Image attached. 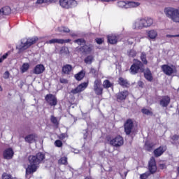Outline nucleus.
Instances as JSON below:
<instances>
[{
    "mask_svg": "<svg viewBox=\"0 0 179 179\" xmlns=\"http://www.w3.org/2000/svg\"><path fill=\"white\" fill-rule=\"evenodd\" d=\"M44 3H48L50 5V3H55L57 2V0H43Z\"/></svg>",
    "mask_w": 179,
    "mask_h": 179,
    "instance_id": "obj_49",
    "label": "nucleus"
},
{
    "mask_svg": "<svg viewBox=\"0 0 179 179\" xmlns=\"http://www.w3.org/2000/svg\"><path fill=\"white\" fill-rule=\"evenodd\" d=\"M50 121L52 124H54L56 127H58L59 125V121H58V119L55 117L54 115H52L50 117Z\"/></svg>",
    "mask_w": 179,
    "mask_h": 179,
    "instance_id": "obj_35",
    "label": "nucleus"
},
{
    "mask_svg": "<svg viewBox=\"0 0 179 179\" xmlns=\"http://www.w3.org/2000/svg\"><path fill=\"white\" fill-rule=\"evenodd\" d=\"M149 176H150V173H149V172H146L145 173H143L140 176V178L141 179H146L148 178V177H149Z\"/></svg>",
    "mask_w": 179,
    "mask_h": 179,
    "instance_id": "obj_45",
    "label": "nucleus"
},
{
    "mask_svg": "<svg viewBox=\"0 0 179 179\" xmlns=\"http://www.w3.org/2000/svg\"><path fill=\"white\" fill-rule=\"evenodd\" d=\"M139 71L144 72L143 64H142V62L134 59V64L130 67V73L131 75H136Z\"/></svg>",
    "mask_w": 179,
    "mask_h": 179,
    "instance_id": "obj_4",
    "label": "nucleus"
},
{
    "mask_svg": "<svg viewBox=\"0 0 179 179\" xmlns=\"http://www.w3.org/2000/svg\"><path fill=\"white\" fill-rule=\"evenodd\" d=\"M73 153L78 154V153H79V150L73 149Z\"/></svg>",
    "mask_w": 179,
    "mask_h": 179,
    "instance_id": "obj_59",
    "label": "nucleus"
},
{
    "mask_svg": "<svg viewBox=\"0 0 179 179\" xmlns=\"http://www.w3.org/2000/svg\"><path fill=\"white\" fill-rule=\"evenodd\" d=\"M59 164H68V158L66 157H63L59 160Z\"/></svg>",
    "mask_w": 179,
    "mask_h": 179,
    "instance_id": "obj_37",
    "label": "nucleus"
},
{
    "mask_svg": "<svg viewBox=\"0 0 179 179\" xmlns=\"http://www.w3.org/2000/svg\"><path fill=\"white\" fill-rule=\"evenodd\" d=\"M8 55H9V53L7 52L5 55H3L1 57H0V64L1 62H3V60L8 58Z\"/></svg>",
    "mask_w": 179,
    "mask_h": 179,
    "instance_id": "obj_47",
    "label": "nucleus"
},
{
    "mask_svg": "<svg viewBox=\"0 0 179 179\" xmlns=\"http://www.w3.org/2000/svg\"><path fill=\"white\" fill-rule=\"evenodd\" d=\"M93 50H94V46H93V45L92 44L84 45L79 48L80 52H82V54H86V55L91 54Z\"/></svg>",
    "mask_w": 179,
    "mask_h": 179,
    "instance_id": "obj_10",
    "label": "nucleus"
},
{
    "mask_svg": "<svg viewBox=\"0 0 179 179\" xmlns=\"http://www.w3.org/2000/svg\"><path fill=\"white\" fill-rule=\"evenodd\" d=\"M153 146H155L153 143H145V149L148 152H150L153 149Z\"/></svg>",
    "mask_w": 179,
    "mask_h": 179,
    "instance_id": "obj_41",
    "label": "nucleus"
},
{
    "mask_svg": "<svg viewBox=\"0 0 179 179\" xmlns=\"http://www.w3.org/2000/svg\"><path fill=\"white\" fill-rule=\"evenodd\" d=\"M166 37L168 38H171V37H179V34H176V35H166Z\"/></svg>",
    "mask_w": 179,
    "mask_h": 179,
    "instance_id": "obj_56",
    "label": "nucleus"
},
{
    "mask_svg": "<svg viewBox=\"0 0 179 179\" xmlns=\"http://www.w3.org/2000/svg\"><path fill=\"white\" fill-rule=\"evenodd\" d=\"M94 59V57H93V55H88L84 59V62H85V64H92V62H93Z\"/></svg>",
    "mask_w": 179,
    "mask_h": 179,
    "instance_id": "obj_32",
    "label": "nucleus"
},
{
    "mask_svg": "<svg viewBox=\"0 0 179 179\" xmlns=\"http://www.w3.org/2000/svg\"><path fill=\"white\" fill-rule=\"evenodd\" d=\"M141 3L139 2L129 1L127 5V9L129 8H138Z\"/></svg>",
    "mask_w": 179,
    "mask_h": 179,
    "instance_id": "obj_25",
    "label": "nucleus"
},
{
    "mask_svg": "<svg viewBox=\"0 0 179 179\" xmlns=\"http://www.w3.org/2000/svg\"><path fill=\"white\" fill-rule=\"evenodd\" d=\"M45 155L44 153L38 152L36 155H30L29 157V162L27 168L26 169V174H33L37 171L41 163H44Z\"/></svg>",
    "mask_w": 179,
    "mask_h": 179,
    "instance_id": "obj_1",
    "label": "nucleus"
},
{
    "mask_svg": "<svg viewBox=\"0 0 179 179\" xmlns=\"http://www.w3.org/2000/svg\"><path fill=\"white\" fill-rule=\"evenodd\" d=\"M148 170L150 174H155L157 171V166H156V159L152 157L149 162Z\"/></svg>",
    "mask_w": 179,
    "mask_h": 179,
    "instance_id": "obj_12",
    "label": "nucleus"
},
{
    "mask_svg": "<svg viewBox=\"0 0 179 179\" xmlns=\"http://www.w3.org/2000/svg\"><path fill=\"white\" fill-rule=\"evenodd\" d=\"M3 157L6 160H10L13 157V150L12 148L5 150L3 152Z\"/></svg>",
    "mask_w": 179,
    "mask_h": 179,
    "instance_id": "obj_15",
    "label": "nucleus"
},
{
    "mask_svg": "<svg viewBox=\"0 0 179 179\" xmlns=\"http://www.w3.org/2000/svg\"><path fill=\"white\" fill-rule=\"evenodd\" d=\"M144 21V27H150L153 24V20L152 18H145Z\"/></svg>",
    "mask_w": 179,
    "mask_h": 179,
    "instance_id": "obj_28",
    "label": "nucleus"
},
{
    "mask_svg": "<svg viewBox=\"0 0 179 179\" xmlns=\"http://www.w3.org/2000/svg\"><path fill=\"white\" fill-rule=\"evenodd\" d=\"M127 3L125 1L117 2V6H119V8H124V9H127Z\"/></svg>",
    "mask_w": 179,
    "mask_h": 179,
    "instance_id": "obj_40",
    "label": "nucleus"
},
{
    "mask_svg": "<svg viewBox=\"0 0 179 179\" xmlns=\"http://www.w3.org/2000/svg\"><path fill=\"white\" fill-rule=\"evenodd\" d=\"M36 139H37V135L34 134L27 135L24 138V141L27 143H34V142H36Z\"/></svg>",
    "mask_w": 179,
    "mask_h": 179,
    "instance_id": "obj_18",
    "label": "nucleus"
},
{
    "mask_svg": "<svg viewBox=\"0 0 179 179\" xmlns=\"http://www.w3.org/2000/svg\"><path fill=\"white\" fill-rule=\"evenodd\" d=\"M162 69L164 73H165V75H167L168 76H171V75L174 73V69L167 64L162 65Z\"/></svg>",
    "mask_w": 179,
    "mask_h": 179,
    "instance_id": "obj_13",
    "label": "nucleus"
},
{
    "mask_svg": "<svg viewBox=\"0 0 179 179\" xmlns=\"http://www.w3.org/2000/svg\"><path fill=\"white\" fill-rule=\"evenodd\" d=\"M108 41L110 43V44H117L118 41L117 36L115 35H108Z\"/></svg>",
    "mask_w": 179,
    "mask_h": 179,
    "instance_id": "obj_21",
    "label": "nucleus"
},
{
    "mask_svg": "<svg viewBox=\"0 0 179 179\" xmlns=\"http://www.w3.org/2000/svg\"><path fill=\"white\" fill-rule=\"evenodd\" d=\"M94 92L97 96H101L103 94V87H101V80L96 79L94 82Z\"/></svg>",
    "mask_w": 179,
    "mask_h": 179,
    "instance_id": "obj_9",
    "label": "nucleus"
},
{
    "mask_svg": "<svg viewBox=\"0 0 179 179\" xmlns=\"http://www.w3.org/2000/svg\"><path fill=\"white\" fill-rule=\"evenodd\" d=\"M59 82H60V83H68V80H66L65 78H60Z\"/></svg>",
    "mask_w": 179,
    "mask_h": 179,
    "instance_id": "obj_52",
    "label": "nucleus"
},
{
    "mask_svg": "<svg viewBox=\"0 0 179 179\" xmlns=\"http://www.w3.org/2000/svg\"><path fill=\"white\" fill-rule=\"evenodd\" d=\"M148 36L151 40H155L157 37V31L152 29L148 31Z\"/></svg>",
    "mask_w": 179,
    "mask_h": 179,
    "instance_id": "obj_22",
    "label": "nucleus"
},
{
    "mask_svg": "<svg viewBox=\"0 0 179 179\" xmlns=\"http://www.w3.org/2000/svg\"><path fill=\"white\" fill-rule=\"evenodd\" d=\"M45 100L49 106H51V107H55L57 104H58V101L57 99V96L52 94H48L45 96Z\"/></svg>",
    "mask_w": 179,
    "mask_h": 179,
    "instance_id": "obj_5",
    "label": "nucleus"
},
{
    "mask_svg": "<svg viewBox=\"0 0 179 179\" xmlns=\"http://www.w3.org/2000/svg\"><path fill=\"white\" fill-rule=\"evenodd\" d=\"M177 171H178V176H179V166H178V169H177Z\"/></svg>",
    "mask_w": 179,
    "mask_h": 179,
    "instance_id": "obj_61",
    "label": "nucleus"
},
{
    "mask_svg": "<svg viewBox=\"0 0 179 179\" xmlns=\"http://www.w3.org/2000/svg\"><path fill=\"white\" fill-rule=\"evenodd\" d=\"M86 138H87V134H84V139H86Z\"/></svg>",
    "mask_w": 179,
    "mask_h": 179,
    "instance_id": "obj_60",
    "label": "nucleus"
},
{
    "mask_svg": "<svg viewBox=\"0 0 179 179\" xmlns=\"http://www.w3.org/2000/svg\"><path fill=\"white\" fill-rule=\"evenodd\" d=\"M141 111L143 114H145V115H152V114H153L152 111L147 108H143Z\"/></svg>",
    "mask_w": 179,
    "mask_h": 179,
    "instance_id": "obj_42",
    "label": "nucleus"
},
{
    "mask_svg": "<svg viewBox=\"0 0 179 179\" xmlns=\"http://www.w3.org/2000/svg\"><path fill=\"white\" fill-rule=\"evenodd\" d=\"M99 1H101V2H111L114 0H99Z\"/></svg>",
    "mask_w": 179,
    "mask_h": 179,
    "instance_id": "obj_58",
    "label": "nucleus"
},
{
    "mask_svg": "<svg viewBox=\"0 0 179 179\" xmlns=\"http://www.w3.org/2000/svg\"><path fill=\"white\" fill-rule=\"evenodd\" d=\"M59 31H60L61 33H69V31H71V30H69V28L68 27H59Z\"/></svg>",
    "mask_w": 179,
    "mask_h": 179,
    "instance_id": "obj_39",
    "label": "nucleus"
},
{
    "mask_svg": "<svg viewBox=\"0 0 179 179\" xmlns=\"http://www.w3.org/2000/svg\"><path fill=\"white\" fill-rule=\"evenodd\" d=\"M128 96V91H123L117 93V101H122V100H125L127 96Z\"/></svg>",
    "mask_w": 179,
    "mask_h": 179,
    "instance_id": "obj_19",
    "label": "nucleus"
},
{
    "mask_svg": "<svg viewBox=\"0 0 179 179\" xmlns=\"http://www.w3.org/2000/svg\"><path fill=\"white\" fill-rule=\"evenodd\" d=\"M55 146H57V148H61V146H62V141H61V140H57L55 142Z\"/></svg>",
    "mask_w": 179,
    "mask_h": 179,
    "instance_id": "obj_48",
    "label": "nucleus"
},
{
    "mask_svg": "<svg viewBox=\"0 0 179 179\" xmlns=\"http://www.w3.org/2000/svg\"><path fill=\"white\" fill-rule=\"evenodd\" d=\"M0 15H1V11H0Z\"/></svg>",
    "mask_w": 179,
    "mask_h": 179,
    "instance_id": "obj_64",
    "label": "nucleus"
},
{
    "mask_svg": "<svg viewBox=\"0 0 179 179\" xmlns=\"http://www.w3.org/2000/svg\"><path fill=\"white\" fill-rule=\"evenodd\" d=\"M85 179H89L88 178H86Z\"/></svg>",
    "mask_w": 179,
    "mask_h": 179,
    "instance_id": "obj_63",
    "label": "nucleus"
},
{
    "mask_svg": "<svg viewBox=\"0 0 179 179\" xmlns=\"http://www.w3.org/2000/svg\"><path fill=\"white\" fill-rule=\"evenodd\" d=\"M2 179H13V178H12V175L4 173L2 175Z\"/></svg>",
    "mask_w": 179,
    "mask_h": 179,
    "instance_id": "obj_44",
    "label": "nucleus"
},
{
    "mask_svg": "<svg viewBox=\"0 0 179 179\" xmlns=\"http://www.w3.org/2000/svg\"><path fill=\"white\" fill-rule=\"evenodd\" d=\"M89 86V81L86 83H83L80 84L76 88L71 90V93L73 94H78V93H80V92H83L86 87Z\"/></svg>",
    "mask_w": 179,
    "mask_h": 179,
    "instance_id": "obj_11",
    "label": "nucleus"
},
{
    "mask_svg": "<svg viewBox=\"0 0 179 179\" xmlns=\"http://www.w3.org/2000/svg\"><path fill=\"white\" fill-rule=\"evenodd\" d=\"M0 92H2V87L0 85Z\"/></svg>",
    "mask_w": 179,
    "mask_h": 179,
    "instance_id": "obj_62",
    "label": "nucleus"
},
{
    "mask_svg": "<svg viewBox=\"0 0 179 179\" xmlns=\"http://www.w3.org/2000/svg\"><path fill=\"white\" fill-rule=\"evenodd\" d=\"M29 64L24 63L22 66V71L23 73L26 72L29 69Z\"/></svg>",
    "mask_w": 179,
    "mask_h": 179,
    "instance_id": "obj_43",
    "label": "nucleus"
},
{
    "mask_svg": "<svg viewBox=\"0 0 179 179\" xmlns=\"http://www.w3.org/2000/svg\"><path fill=\"white\" fill-rule=\"evenodd\" d=\"M9 71H6L4 73H3V78L4 79H9Z\"/></svg>",
    "mask_w": 179,
    "mask_h": 179,
    "instance_id": "obj_51",
    "label": "nucleus"
},
{
    "mask_svg": "<svg viewBox=\"0 0 179 179\" xmlns=\"http://www.w3.org/2000/svg\"><path fill=\"white\" fill-rule=\"evenodd\" d=\"M61 44V39L53 38L46 41V44Z\"/></svg>",
    "mask_w": 179,
    "mask_h": 179,
    "instance_id": "obj_33",
    "label": "nucleus"
},
{
    "mask_svg": "<svg viewBox=\"0 0 179 179\" xmlns=\"http://www.w3.org/2000/svg\"><path fill=\"white\" fill-rule=\"evenodd\" d=\"M59 54H61L62 55H68L69 54V49L68 48V47H62L59 51Z\"/></svg>",
    "mask_w": 179,
    "mask_h": 179,
    "instance_id": "obj_34",
    "label": "nucleus"
},
{
    "mask_svg": "<svg viewBox=\"0 0 179 179\" xmlns=\"http://www.w3.org/2000/svg\"><path fill=\"white\" fill-rule=\"evenodd\" d=\"M85 75H86L85 71H81L75 75V78L76 79V80H82V79L85 78Z\"/></svg>",
    "mask_w": 179,
    "mask_h": 179,
    "instance_id": "obj_26",
    "label": "nucleus"
},
{
    "mask_svg": "<svg viewBox=\"0 0 179 179\" xmlns=\"http://www.w3.org/2000/svg\"><path fill=\"white\" fill-rule=\"evenodd\" d=\"M119 84L120 85V86H122V87H128L129 86L128 80L121 77L119 78Z\"/></svg>",
    "mask_w": 179,
    "mask_h": 179,
    "instance_id": "obj_27",
    "label": "nucleus"
},
{
    "mask_svg": "<svg viewBox=\"0 0 179 179\" xmlns=\"http://www.w3.org/2000/svg\"><path fill=\"white\" fill-rule=\"evenodd\" d=\"M171 100L169 96H162L159 101V104L162 107H167L170 104Z\"/></svg>",
    "mask_w": 179,
    "mask_h": 179,
    "instance_id": "obj_16",
    "label": "nucleus"
},
{
    "mask_svg": "<svg viewBox=\"0 0 179 179\" xmlns=\"http://www.w3.org/2000/svg\"><path fill=\"white\" fill-rule=\"evenodd\" d=\"M136 52L134 50H131L129 52V57H131V58H134V57H136Z\"/></svg>",
    "mask_w": 179,
    "mask_h": 179,
    "instance_id": "obj_46",
    "label": "nucleus"
},
{
    "mask_svg": "<svg viewBox=\"0 0 179 179\" xmlns=\"http://www.w3.org/2000/svg\"><path fill=\"white\" fill-rule=\"evenodd\" d=\"M60 44H65V43H71V39H60Z\"/></svg>",
    "mask_w": 179,
    "mask_h": 179,
    "instance_id": "obj_50",
    "label": "nucleus"
},
{
    "mask_svg": "<svg viewBox=\"0 0 179 179\" xmlns=\"http://www.w3.org/2000/svg\"><path fill=\"white\" fill-rule=\"evenodd\" d=\"M110 145L115 148H120L124 145V138L121 136H117L110 141Z\"/></svg>",
    "mask_w": 179,
    "mask_h": 179,
    "instance_id": "obj_7",
    "label": "nucleus"
},
{
    "mask_svg": "<svg viewBox=\"0 0 179 179\" xmlns=\"http://www.w3.org/2000/svg\"><path fill=\"white\" fill-rule=\"evenodd\" d=\"M0 11H1V15H10V12H11L10 7L9 6L3 7L1 9H0Z\"/></svg>",
    "mask_w": 179,
    "mask_h": 179,
    "instance_id": "obj_24",
    "label": "nucleus"
},
{
    "mask_svg": "<svg viewBox=\"0 0 179 179\" xmlns=\"http://www.w3.org/2000/svg\"><path fill=\"white\" fill-rule=\"evenodd\" d=\"M38 41V38L34 37L30 38H24L20 40L19 44L16 46V50H17L18 54H22L26 51L28 48H30L33 44H36Z\"/></svg>",
    "mask_w": 179,
    "mask_h": 179,
    "instance_id": "obj_2",
    "label": "nucleus"
},
{
    "mask_svg": "<svg viewBox=\"0 0 179 179\" xmlns=\"http://www.w3.org/2000/svg\"><path fill=\"white\" fill-rule=\"evenodd\" d=\"M44 71H45V67H44V65L37 64L34 69V73H35V75H40L41 73H43Z\"/></svg>",
    "mask_w": 179,
    "mask_h": 179,
    "instance_id": "obj_17",
    "label": "nucleus"
},
{
    "mask_svg": "<svg viewBox=\"0 0 179 179\" xmlns=\"http://www.w3.org/2000/svg\"><path fill=\"white\" fill-rule=\"evenodd\" d=\"M59 5L64 9H69L68 0H60Z\"/></svg>",
    "mask_w": 179,
    "mask_h": 179,
    "instance_id": "obj_31",
    "label": "nucleus"
},
{
    "mask_svg": "<svg viewBox=\"0 0 179 179\" xmlns=\"http://www.w3.org/2000/svg\"><path fill=\"white\" fill-rule=\"evenodd\" d=\"M144 77L145 78L148 80V82H152L153 80V76L152 75V71L149 69L144 70Z\"/></svg>",
    "mask_w": 179,
    "mask_h": 179,
    "instance_id": "obj_20",
    "label": "nucleus"
},
{
    "mask_svg": "<svg viewBox=\"0 0 179 179\" xmlns=\"http://www.w3.org/2000/svg\"><path fill=\"white\" fill-rule=\"evenodd\" d=\"M36 3H44V0H37Z\"/></svg>",
    "mask_w": 179,
    "mask_h": 179,
    "instance_id": "obj_57",
    "label": "nucleus"
},
{
    "mask_svg": "<svg viewBox=\"0 0 179 179\" xmlns=\"http://www.w3.org/2000/svg\"><path fill=\"white\" fill-rule=\"evenodd\" d=\"M159 169H161L162 170L166 169V165L164 164H160Z\"/></svg>",
    "mask_w": 179,
    "mask_h": 179,
    "instance_id": "obj_55",
    "label": "nucleus"
},
{
    "mask_svg": "<svg viewBox=\"0 0 179 179\" xmlns=\"http://www.w3.org/2000/svg\"><path fill=\"white\" fill-rule=\"evenodd\" d=\"M71 71H72V66L70 64H66L62 67V72L66 75H69Z\"/></svg>",
    "mask_w": 179,
    "mask_h": 179,
    "instance_id": "obj_23",
    "label": "nucleus"
},
{
    "mask_svg": "<svg viewBox=\"0 0 179 179\" xmlns=\"http://www.w3.org/2000/svg\"><path fill=\"white\" fill-rule=\"evenodd\" d=\"M74 43L78 44V45H82L83 44H86V41L83 38H78L74 41Z\"/></svg>",
    "mask_w": 179,
    "mask_h": 179,
    "instance_id": "obj_38",
    "label": "nucleus"
},
{
    "mask_svg": "<svg viewBox=\"0 0 179 179\" xmlns=\"http://www.w3.org/2000/svg\"><path fill=\"white\" fill-rule=\"evenodd\" d=\"M165 15L170 17L176 23H179V10L174 8H166L164 10Z\"/></svg>",
    "mask_w": 179,
    "mask_h": 179,
    "instance_id": "obj_3",
    "label": "nucleus"
},
{
    "mask_svg": "<svg viewBox=\"0 0 179 179\" xmlns=\"http://www.w3.org/2000/svg\"><path fill=\"white\" fill-rule=\"evenodd\" d=\"M143 65H148V59H146V53L143 52L140 56Z\"/></svg>",
    "mask_w": 179,
    "mask_h": 179,
    "instance_id": "obj_29",
    "label": "nucleus"
},
{
    "mask_svg": "<svg viewBox=\"0 0 179 179\" xmlns=\"http://www.w3.org/2000/svg\"><path fill=\"white\" fill-rule=\"evenodd\" d=\"M145 27V18H140L136 20L133 24H132V29L134 30H142V29H144Z\"/></svg>",
    "mask_w": 179,
    "mask_h": 179,
    "instance_id": "obj_6",
    "label": "nucleus"
},
{
    "mask_svg": "<svg viewBox=\"0 0 179 179\" xmlns=\"http://www.w3.org/2000/svg\"><path fill=\"white\" fill-rule=\"evenodd\" d=\"M113 86V84L108 80H105L103 83V87L104 89H108Z\"/></svg>",
    "mask_w": 179,
    "mask_h": 179,
    "instance_id": "obj_36",
    "label": "nucleus"
},
{
    "mask_svg": "<svg viewBox=\"0 0 179 179\" xmlns=\"http://www.w3.org/2000/svg\"><path fill=\"white\" fill-rule=\"evenodd\" d=\"M134 131V122L131 119H128L124 123V132L126 135H129Z\"/></svg>",
    "mask_w": 179,
    "mask_h": 179,
    "instance_id": "obj_8",
    "label": "nucleus"
},
{
    "mask_svg": "<svg viewBox=\"0 0 179 179\" xmlns=\"http://www.w3.org/2000/svg\"><path fill=\"white\" fill-rule=\"evenodd\" d=\"M96 43H97V44H103V39L102 38H96Z\"/></svg>",
    "mask_w": 179,
    "mask_h": 179,
    "instance_id": "obj_53",
    "label": "nucleus"
},
{
    "mask_svg": "<svg viewBox=\"0 0 179 179\" xmlns=\"http://www.w3.org/2000/svg\"><path fill=\"white\" fill-rule=\"evenodd\" d=\"M69 9L71 8H76L78 6V1L76 0H68Z\"/></svg>",
    "mask_w": 179,
    "mask_h": 179,
    "instance_id": "obj_30",
    "label": "nucleus"
},
{
    "mask_svg": "<svg viewBox=\"0 0 179 179\" xmlns=\"http://www.w3.org/2000/svg\"><path fill=\"white\" fill-rule=\"evenodd\" d=\"M59 139L63 140L64 138H66V134H62L59 135Z\"/></svg>",
    "mask_w": 179,
    "mask_h": 179,
    "instance_id": "obj_54",
    "label": "nucleus"
},
{
    "mask_svg": "<svg viewBox=\"0 0 179 179\" xmlns=\"http://www.w3.org/2000/svg\"><path fill=\"white\" fill-rule=\"evenodd\" d=\"M166 150H167V146L162 145L154 150V155L155 157H160Z\"/></svg>",
    "mask_w": 179,
    "mask_h": 179,
    "instance_id": "obj_14",
    "label": "nucleus"
}]
</instances>
